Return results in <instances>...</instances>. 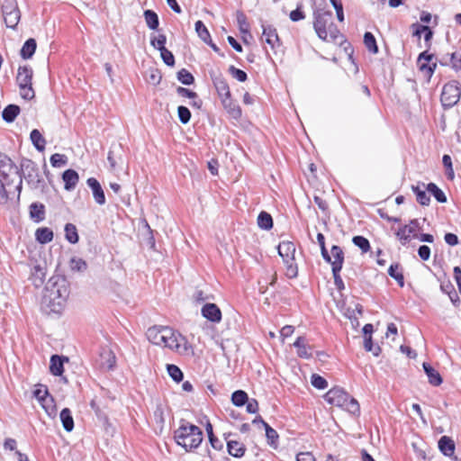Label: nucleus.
Masks as SVG:
<instances>
[{"instance_id": "nucleus-1", "label": "nucleus", "mask_w": 461, "mask_h": 461, "mask_svg": "<svg viewBox=\"0 0 461 461\" xmlns=\"http://www.w3.org/2000/svg\"><path fill=\"white\" fill-rule=\"evenodd\" d=\"M70 294L69 283L63 276H53L47 282L42 296V305L51 312L59 313Z\"/></svg>"}, {"instance_id": "nucleus-2", "label": "nucleus", "mask_w": 461, "mask_h": 461, "mask_svg": "<svg viewBox=\"0 0 461 461\" xmlns=\"http://www.w3.org/2000/svg\"><path fill=\"white\" fill-rule=\"evenodd\" d=\"M0 178L5 181V185L14 186L15 202H20L23 189V176L20 167L5 153L0 152Z\"/></svg>"}, {"instance_id": "nucleus-3", "label": "nucleus", "mask_w": 461, "mask_h": 461, "mask_svg": "<svg viewBox=\"0 0 461 461\" xmlns=\"http://www.w3.org/2000/svg\"><path fill=\"white\" fill-rule=\"evenodd\" d=\"M174 438L178 446L185 451L197 448L203 441V431L196 425L185 420H180V426L174 432Z\"/></svg>"}, {"instance_id": "nucleus-4", "label": "nucleus", "mask_w": 461, "mask_h": 461, "mask_svg": "<svg viewBox=\"0 0 461 461\" xmlns=\"http://www.w3.org/2000/svg\"><path fill=\"white\" fill-rule=\"evenodd\" d=\"M313 28L322 41H334L339 32L333 23L332 12L321 8L313 11Z\"/></svg>"}, {"instance_id": "nucleus-5", "label": "nucleus", "mask_w": 461, "mask_h": 461, "mask_svg": "<svg viewBox=\"0 0 461 461\" xmlns=\"http://www.w3.org/2000/svg\"><path fill=\"white\" fill-rule=\"evenodd\" d=\"M325 401L332 405L345 409L353 415L358 416L360 406L358 402L339 387H333L324 396Z\"/></svg>"}, {"instance_id": "nucleus-6", "label": "nucleus", "mask_w": 461, "mask_h": 461, "mask_svg": "<svg viewBox=\"0 0 461 461\" xmlns=\"http://www.w3.org/2000/svg\"><path fill=\"white\" fill-rule=\"evenodd\" d=\"M24 177L27 185L33 190H43L45 181L41 176L37 164L29 158H23L20 164V173Z\"/></svg>"}, {"instance_id": "nucleus-7", "label": "nucleus", "mask_w": 461, "mask_h": 461, "mask_svg": "<svg viewBox=\"0 0 461 461\" xmlns=\"http://www.w3.org/2000/svg\"><path fill=\"white\" fill-rule=\"evenodd\" d=\"M33 70L28 66H19L16 76V83L20 89V95L23 99L31 101L35 97L32 87Z\"/></svg>"}, {"instance_id": "nucleus-8", "label": "nucleus", "mask_w": 461, "mask_h": 461, "mask_svg": "<svg viewBox=\"0 0 461 461\" xmlns=\"http://www.w3.org/2000/svg\"><path fill=\"white\" fill-rule=\"evenodd\" d=\"M278 254L285 265V275L288 278H295L298 276V267L295 263V245L292 241H282L278 247Z\"/></svg>"}, {"instance_id": "nucleus-9", "label": "nucleus", "mask_w": 461, "mask_h": 461, "mask_svg": "<svg viewBox=\"0 0 461 461\" xmlns=\"http://www.w3.org/2000/svg\"><path fill=\"white\" fill-rule=\"evenodd\" d=\"M1 13L7 28L16 30L21 20V11L16 0H2Z\"/></svg>"}, {"instance_id": "nucleus-10", "label": "nucleus", "mask_w": 461, "mask_h": 461, "mask_svg": "<svg viewBox=\"0 0 461 461\" xmlns=\"http://www.w3.org/2000/svg\"><path fill=\"white\" fill-rule=\"evenodd\" d=\"M461 96V84L456 80L445 84L441 92L440 101L445 109L456 104Z\"/></svg>"}, {"instance_id": "nucleus-11", "label": "nucleus", "mask_w": 461, "mask_h": 461, "mask_svg": "<svg viewBox=\"0 0 461 461\" xmlns=\"http://www.w3.org/2000/svg\"><path fill=\"white\" fill-rule=\"evenodd\" d=\"M422 230V226L418 219L410 221V223L399 228L395 235L402 246L407 245L411 239L418 237V232Z\"/></svg>"}, {"instance_id": "nucleus-12", "label": "nucleus", "mask_w": 461, "mask_h": 461, "mask_svg": "<svg viewBox=\"0 0 461 461\" xmlns=\"http://www.w3.org/2000/svg\"><path fill=\"white\" fill-rule=\"evenodd\" d=\"M167 348L179 354L187 355L192 350V346L188 343L185 337L178 331L173 330V334L168 336Z\"/></svg>"}, {"instance_id": "nucleus-13", "label": "nucleus", "mask_w": 461, "mask_h": 461, "mask_svg": "<svg viewBox=\"0 0 461 461\" xmlns=\"http://www.w3.org/2000/svg\"><path fill=\"white\" fill-rule=\"evenodd\" d=\"M95 364L101 371H111L114 368L116 364V357L114 353L108 348H101Z\"/></svg>"}, {"instance_id": "nucleus-14", "label": "nucleus", "mask_w": 461, "mask_h": 461, "mask_svg": "<svg viewBox=\"0 0 461 461\" xmlns=\"http://www.w3.org/2000/svg\"><path fill=\"white\" fill-rule=\"evenodd\" d=\"M210 76L220 99L230 95L229 85L222 74L211 72Z\"/></svg>"}, {"instance_id": "nucleus-15", "label": "nucleus", "mask_w": 461, "mask_h": 461, "mask_svg": "<svg viewBox=\"0 0 461 461\" xmlns=\"http://www.w3.org/2000/svg\"><path fill=\"white\" fill-rule=\"evenodd\" d=\"M201 314L213 323H219L222 317L221 309L212 303H205L201 309Z\"/></svg>"}, {"instance_id": "nucleus-16", "label": "nucleus", "mask_w": 461, "mask_h": 461, "mask_svg": "<svg viewBox=\"0 0 461 461\" xmlns=\"http://www.w3.org/2000/svg\"><path fill=\"white\" fill-rule=\"evenodd\" d=\"M221 104L227 113L235 120H239L241 117V108L240 105L231 98V95L221 99Z\"/></svg>"}, {"instance_id": "nucleus-17", "label": "nucleus", "mask_w": 461, "mask_h": 461, "mask_svg": "<svg viewBox=\"0 0 461 461\" xmlns=\"http://www.w3.org/2000/svg\"><path fill=\"white\" fill-rule=\"evenodd\" d=\"M293 345L297 348V356L299 357L305 359L312 357V347L307 343L305 337H298Z\"/></svg>"}, {"instance_id": "nucleus-18", "label": "nucleus", "mask_w": 461, "mask_h": 461, "mask_svg": "<svg viewBox=\"0 0 461 461\" xmlns=\"http://www.w3.org/2000/svg\"><path fill=\"white\" fill-rule=\"evenodd\" d=\"M86 184L89 186V188L92 190L94 199L96 203L99 205H103L105 203V195L104 192L98 182V180L95 177H89L86 180Z\"/></svg>"}, {"instance_id": "nucleus-19", "label": "nucleus", "mask_w": 461, "mask_h": 461, "mask_svg": "<svg viewBox=\"0 0 461 461\" xmlns=\"http://www.w3.org/2000/svg\"><path fill=\"white\" fill-rule=\"evenodd\" d=\"M265 41L272 50L280 46V40L276 29L272 25H262Z\"/></svg>"}, {"instance_id": "nucleus-20", "label": "nucleus", "mask_w": 461, "mask_h": 461, "mask_svg": "<svg viewBox=\"0 0 461 461\" xmlns=\"http://www.w3.org/2000/svg\"><path fill=\"white\" fill-rule=\"evenodd\" d=\"M332 272L341 271L344 263V252L338 245H333L330 249Z\"/></svg>"}, {"instance_id": "nucleus-21", "label": "nucleus", "mask_w": 461, "mask_h": 461, "mask_svg": "<svg viewBox=\"0 0 461 461\" xmlns=\"http://www.w3.org/2000/svg\"><path fill=\"white\" fill-rule=\"evenodd\" d=\"M122 151V144L112 145L107 156L111 169L114 170L118 164L123 163Z\"/></svg>"}, {"instance_id": "nucleus-22", "label": "nucleus", "mask_w": 461, "mask_h": 461, "mask_svg": "<svg viewBox=\"0 0 461 461\" xmlns=\"http://www.w3.org/2000/svg\"><path fill=\"white\" fill-rule=\"evenodd\" d=\"M64 188L67 191L74 190L79 181V176L74 169H67L62 174Z\"/></svg>"}, {"instance_id": "nucleus-23", "label": "nucleus", "mask_w": 461, "mask_h": 461, "mask_svg": "<svg viewBox=\"0 0 461 461\" xmlns=\"http://www.w3.org/2000/svg\"><path fill=\"white\" fill-rule=\"evenodd\" d=\"M68 361L67 357L53 355L50 357V371L55 376H59L64 372V362Z\"/></svg>"}, {"instance_id": "nucleus-24", "label": "nucleus", "mask_w": 461, "mask_h": 461, "mask_svg": "<svg viewBox=\"0 0 461 461\" xmlns=\"http://www.w3.org/2000/svg\"><path fill=\"white\" fill-rule=\"evenodd\" d=\"M422 366L425 374L428 376L429 383L431 385L438 386L442 384L443 379L438 371H437L434 367H432L429 363L426 362L423 363Z\"/></svg>"}, {"instance_id": "nucleus-25", "label": "nucleus", "mask_w": 461, "mask_h": 461, "mask_svg": "<svg viewBox=\"0 0 461 461\" xmlns=\"http://www.w3.org/2000/svg\"><path fill=\"white\" fill-rule=\"evenodd\" d=\"M166 326H154L147 330V338L154 345L161 346L162 345V338H164V334L162 333L165 330Z\"/></svg>"}, {"instance_id": "nucleus-26", "label": "nucleus", "mask_w": 461, "mask_h": 461, "mask_svg": "<svg viewBox=\"0 0 461 461\" xmlns=\"http://www.w3.org/2000/svg\"><path fill=\"white\" fill-rule=\"evenodd\" d=\"M45 276V267H41V265H36L32 270L30 279L35 287H41L44 283Z\"/></svg>"}, {"instance_id": "nucleus-27", "label": "nucleus", "mask_w": 461, "mask_h": 461, "mask_svg": "<svg viewBox=\"0 0 461 461\" xmlns=\"http://www.w3.org/2000/svg\"><path fill=\"white\" fill-rule=\"evenodd\" d=\"M438 448L444 456H451L455 452V443L449 437L443 436L438 440Z\"/></svg>"}, {"instance_id": "nucleus-28", "label": "nucleus", "mask_w": 461, "mask_h": 461, "mask_svg": "<svg viewBox=\"0 0 461 461\" xmlns=\"http://www.w3.org/2000/svg\"><path fill=\"white\" fill-rule=\"evenodd\" d=\"M35 397L41 402L42 407L46 410L49 415H51V412L54 411V406H49L48 402L52 403L53 399L51 397L49 398V393L45 390L38 389L34 392Z\"/></svg>"}, {"instance_id": "nucleus-29", "label": "nucleus", "mask_w": 461, "mask_h": 461, "mask_svg": "<svg viewBox=\"0 0 461 461\" xmlns=\"http://www.w3.org/2000/svg\"><path fill=\"white\" fill-rule=\"evenodd\" d=\"M227 450L228 453L233 457H241L246 452V447L243 443H240L237 440H228Z\"/></svg>"}, {"instance_id": "nucleus-30", "label": "nucleus", "mask_w": 461, "mask_h": 461, "mask_svg": "<svg viewBox=\"0 0 461 461\" xmlns=\"http://www.w3.org/2000/svg\"><path fill=\"white\" fill-rule=\"evenodd\" d=\"M423 188L418 185H411V190L416 195L417 202L422 206H428L430 203V197L427 194V190L425 185L421 184Z\"/></svg>"}, {"instance_id": "nucleus-31", "label": "nucleus", "mask_w": 461, "mask_h": 461, "mask_svg": "<svg viewBox=\"0 0 461 461\" xmlns=\"http://www.w3.org/2000/svg\"><path fill=\"white\" fill-rule=\"evenodd\" d=\"M433 58L432 54L428 53V51L421 52L418 57V63H420V69L421 71H427L429 76L431 77V75L434 73V70L436 68V63H433L432 65L427 64V63H420L422 59L425 61L429 62Z\"/></svg>"}, {"instance_id": "nucleus-32", "label": "nucleus", "mask_w": 461, "mask_h": 461, "mask_svg": "<svg viewBox=\"0 0 461 461\" xmlns=\"http://www.w3.org/2000/svg\"><path fill=\"white\" fill-rule=\"evenodd\" d=\"M36 48V41L33 38L28 39L20 50L21 57L23 59H30L34 55Z\"/></svg>"}, {"instance_id": "nucleus-33", "label": "nucleus", "mask_w": 461, "mask_h": 461, "mask_svg": "<svg viewBox=\"0 0 461 461\" xmlns=\"http://www.w3.org/2000/svg\"><path fill=\"white\" fill-rule=\"evenodd\" d=\"M12 187L5 185V181L0 178V204H5L9 200H15Z\"/></svg>"}, {"instance_id": "nucleus-34", "label": "nucleus", "mask_w": 461, "mask_h": 461, "mask_svg": "<svg viewBox=\"0 0 461 461\" xmlns=\"http://www.w3.org/2000/svg\"><path fill=\"white\" fill-rule=\"evenodd\" d=\"M53 231L48 227H41L36 230L35 239L41 244H47L52 241Z\"/></svg>"}, {"instance_id": "nucleus-35", "label": "nucleus", "mask_w": 461, "mask_h": 461, "mask_svg": "<svg viewBox=\"0 0 461 461\" xmlns=\"http://www.w3.org/2000/svg\"><path fill=\"white\" fill-rule=\"evenodd\" d=\"M388 275L393 278L400 287L404 286V277L399 263L392 264L388 268Z\"/></svg>"}, {"instance_id": "nucleus-36", "label": "nucleus", "mask_w": 461, "mask_h": 461, "mask_svg": "<svg viewBox=\"0 0 461 461\" xmlns=\"http://www.w3.org/2000/svg\"><path fill=\"white\" fill-rule=\"evenodd\" d=\"M30 216L37 222H40L45 218V206L42 203H32L30 205Z\"/></svg>"}, {"instance_id": "nucleus-37", "label": "nucleus", "mask_w": 461, "mask_h": 461, "mask_svg": "<svg viewBox=\"0 0 461 461\" xmlns=\"http://www.w3.org/2000/svg\"><path fill=\"white\" fill-rule=\"evenodd\" d=\"M60 420L66 431L70 432L74 429V420L71 411L68 408H64L59 414Z\"/></svg>"}, {"instance_id": "nucleus-38", "label": "nucleus", "mask_w": 461, "mask_h": 461, "mask_svg": "<svg viewBox=\"0 0 461 461\" xmlns=\"http://www.w3.org/2000/svg\"><path fill=\"white\" fill-rule=\"evenodd\" d=\"M143 16H144V20H145V23L147 24V26L150 29V30H158V25H159V19H158V15L157 14L156 12H154L153 10H145L144 13H143Z\"/></svg>"}, {"instance_id": "nucleus-39", "label": "nucleus", "mask_w": 461, "mask_h": 461, "mask_svg": "<svg viewBox=\"0 0 461 461\" xmlns=\"http://www.w3.org/2000/svg\"><path fill=\"white\" fill-rule=\"evenodd\" d=\"M20 113V107L16 104H8L2 113L3 120L6 122H13Z\"/></svg>"}, {"instance_id": "nucleus-40", "label": "nucleus", "mask_w": 461, "mask_h": 461, "mask_svg": "<svg viewBox=\"0 0 461 461\" xmlns=\"http://www.w3.org/2000/svg\"><path fill=\"white\" fill-rule=\"evenodd\" d=\"M30 139H31L33 146L39 151H42L45 149L46 140L39 130H37V129L32 130L30 134Z\"/></svg>"}, {"instance_id": "nucleus-41", "label": "nucleus", "mask_w": 461, "mask_h": 461, "mask_svg": "<svg viewBox=\"0 0 461 461\" xmlns=\"http://www.w3.org/2000/svg\"><path fill=\"white\" fill-rule=\"evenodd\" d=\"M426 190L431 194L434 198L440 203L447 202V196L444 192L434 183H429L426 185Z\"/></svg>"}, {"instance_id": "nucleus-42", "label": "nucleus", "mask_w": 461, "mask_h": 461, "mask_svg": "<svg viewBox=\"0 0 461 461\" xmlns=\"http://www.w3.org/2000/svg\"><path fill=\"white\" fill-rule=\"evenodd\" d=\"M258 225L260 229L268 230L273 228V218L267 212L262 211L258 216Z\"/></svg>"}, {"instance_id": "nucleus-43", "label": "nucleus", "mask_w": 461, "mask_h": 461, "mask_svg": "<svg viewBox=\"0 0 461 461\" xmlns=\"http://www.w3.org/2000/svg\"><path fill=\"white\" fill-rule=\"evenodd\" d=\"M66 240L71 243L76 244L78 242V234L76 225L73 223H67L64 228Z\"/></svg>"}, {"instance_id": "nucleus-44", "label": "nucleus", "mask_w": 461, "mask_h": 461, "mask_svg": "<svg viewBox=\"0 0 461 461\" xmlns=\"http://www.w3.org/2000/svg\"><path fill=\"white\" fill-rule=\"evenodd\" d=\"M364 43L369 52H371L373 54H376L378 52L376 40L372 32H365Z\"/></svg>"}, {"instance_id": "nucleus-45", "label": "nucleus", "mask_w": 461, "mask_h": 461, "mask_svg": "<svg viewBox=\"0 0 461 461\" xmlns=\"http://www.w3.org/2000/svg\"><path fill=\"white\" fill-rule=\"evenodd\" d=\"M248 399V393L243 390H237L231 394V402L237 407L245 405Z\"/></svg>"}, {"instance_id": "nucleus-46", "label": "nucleus", "mask_w": 461, "mask_h": 461, "mask_svg": "<svg viewBox=\"0 0 461 461\" xmlns=\"http://www.w3.org/2000/svg\"><path fill=\"white\" fill-rule=\"evenodd\" d=\"M194 27L197 35L204 43L210 41V32L202 21H197L194 24Z\"/></svg>"}, {"instance_id": "nucleus-47", "label": "nucleus", "mask_w": 461, "mask_h": 461, "mask_svg": "<svg viewBox=\"0 0 461 461\" xmlns=\"http://www.w3.org/2000/svg\"><path fill=\"white\" fill-rule=\"evenodd\" d=\"M69 267L74 272H84L87 268V264L84 259L73 257L69 260Z\"/></svg>"}, {"instance_id": "nucleus-48", "label": "nucleus", "mask_w": 461, "mask_h": 461, "mask_svg": "<svg viewBox=\"0 0 461 461\" xmlns=\"http://www.w3.org/2000/svg\"><path fill=\"white\" fill-rule=\"evenodd\" d=\"M167 370L169 375V376L176 383H179L183 380L184 374L182 370L174 364H167Z\"/></svg>"}, {"instance_id": "nucleus-49", "label": "nucleus", "mask_w": 461, "mask_h": 461, "mask_svg": "<svg viewBox=\"0 0 461 461\" xmlns=\"http://www.w3.org/2000/svg\"><path fill=\"white\" fill-rule=\"evenodd\" d=\"M177 79L185 86H190L194 84V76L185 68H181L177 72Z\"/></svg>"}, {"instance_id": "nucleus-50", "label": "nucleus", "mask_w": 461, "mask_h": 461, "mask_svg": "<svg viewBox=\"0 0 461 461\" xmlns=\"http://www.w3.org/2000/svg\"><path fill=\"white\" fill-rule=\"evenodd\" d=\"M153 416L156 424L159 427L160 429H162L165 424V411L162 404H158L156 406Z\"/></svg>"}, {"instance_id": "nucleus-51", "label": "nucleus", "mask_w": 461, "mask_h": 461, "mask_svg": "<svg viewBox=\"0 0 461 461\" xmlns=\"http://www.w3.org/2000/svg\"><path fill=\"white\" fill-rule=\"evenodd\" d=\"M355 246L359 248L363 253H366L370 249L369 240L364 236H355L352 239Z\"/></svg>"}, {"instance_id": "nucleus-52", "label": "nucleus", "mask_w": 461, "mask_h": 461, "mask_svg": "<svg viewBox=\"0 0 461 461\" xmlns=\"http://www.w3.org/2000/svg\"><path fill=\"white\" fill-rule=\"evenodd\" d=\"M53 167H61L68 164V157L64 154L55 153L50 158Z\"/></svg>"}, {"instance_id": "nucleus-53", "label": "nucleus", "mask_w": 461, "mask_h": 461, "mask_svg": "<svg viewBox=\"0 0 461 461\" xmlns=\"http://www.w3.org/2000/svg\"><path fill=\"white\" fill-rule=\"evenodd\" d=\"M167 42V36L165 34H158V37H151L150 39V44L153 48L157 49L158 50L162 51V50L167 49L165 47Z\"/></svg>"}, {"instance_id": "nucleus-54", "label": "nucleus", "mask_w": 461, "mask_h": 461, "mask_svg": "<svg viewBox=\"0 0 461 461\" xmlns=\"http://www.w3.org/2000/svg\"><path fill=\"white\" fill-rule=\"evenodd\" d=\"M237 23L239 25V29L242 33H249V24L247 22L246 15L240 12H237Z\"/></svg>"}, {"instance_id": "nucleus-55", "label": "nucleus", "mask_w": 461, "mask_h": 461, "mask_svg": "<svg viewBox=\"0 0 461 461\" xmlns=\"http://www.w3.org/2000/svg\"><path fill=\"white\" fill-rule=\"evenodd\" d=\"M364 348L366 351L372 352L374 356L377 357L381 353L379 346H374L372 336L366 337L364 339Z\"/></svg>"}, {"instance_id": "nucleus-56", "label": "nucleus", "mask_w": 461, "mask_h": 461, "mask_svg": "<svg viewBox=\"0 0 461 461\" xmlns=\"http://www.w3.org/2000/svg\"><path fill=\"white\" fill-rule=\"evenodd\" d=\"M177 115H178L179 121L183 124H186V123H188L190 122L191 112H190V110L187 107H185L184 105L178 106V108H177Z\"/></svg>"}, {"instance_id": "nucleus-57", "label": "nucleus", "mask_w": 461, "mask_h": 461, "mask_svg": "<svg viewBox=\"0 0 461 461\" xmlns=\"http://www.w3.org/2000/svg\"><path fill=\"white\" fill-rule=\"evenodd\" d=\"M311 383L313 387L320 389V390H323V389L327 388V386H328V382L326 381V379L317 374H313L312 375Z\"/></svg>"}, {"instance_id": "nucleus-58", "label": "nucleus", "mask_w": 461, "mask_h": 461, "mask_svg": "<svg viewBox=\"0 0 461 461\" xmlns=\"http://www.w3.org/2000/svg\"><path fill=\"white\" fill-rule=\"evenodd\" d=\"M230 74L240 82H245L248 79V75L245 71L230 66L229 68Z\"/></svg>"}, {"instance_id": "nucleus-59", "label": "nucleus", "mask_w": 461, "mask_h": 461, "mask_svg": "<svg viewBox=\"0 0 461 461\" xmlns=\"http://www.w3.org/2000/svg\"><path fill=\"white\" fill-rule=\"evenodd\" d=\"M264 428L268 443L273 446L278 438V434L276 430L271 428L267 423H264Z\"/></svg>"}, {"instance_id": "nucleus-60", "label": "nucleus", "mask_w": 461, "mask_h": 461, "mask_svg": "<svg viewBox=\"0 0 461 461\" xmlns=\"http://www.w3.org/2000/svg\"><path fill=\"white\" fill-rule=\"evenodd\" d=\"M160 57L166 65L169 67H173L175 65V57L173 53L167 49L162 50V51H160Z\"/></svg>"}, {"instance_id": "nucleus-61", "label": "nucleus", "mask_w": 461, "mask_h": 461, "mask_svg": "<svg viewBox=\"0 0 461 461\" xmlns=\"http://www.w3.org/2000/svg\"><path fill=\"white\" fill-rule=\"evenodd\" d=\"M302 7H303V5L298 4L296 9L290 13L289 17L293 22H299L305 18V14L302 10Z\"/></svg>"}, {"instance_id": "nucleus-62", "label": "nucleus", "mask_w": 461, "mask_h": 461, "mask_svg": "<svg viewBox=\"0 0 461 461\" xmlns=\"http://www.w3.org/2000/svg\"><path fill=\"white\" fill-rule=\"evenodd\" d=\"M176 93L178 95L182 96V97H187V98H196L197 97V94L195 92H193L187 88H185V87H182V86H178L176 88Z\"/></svg>"}, {"instance_id": "nucleus-63", "label": "nucleus", "mask_w": 461, "mask_h": 461, "mask_svg": "<svg viewBox=\"0 0 461 461\" xmlns=\"http://www.w3.org/2000/svg\"><path fill=\"white\" fill-rule=\"evenodd\" d=\"M418 255L422 260H424V261L428 260L430 257L429 247L427 245L420 246V248L418 249Z\"/></svg>"}, {"instance_id": "nucleus-64", "label": "nucleus", "mask_w": 461, "mask_h": 461, "mask_svg": "<svg viewBox=\"0 0 461 461\" xmlns=\"http://www.w3.org/2000/svg\"><path fill=\"white\" fill-rule=\"evenodd\" d=\"M296 461H316L311 452H301L296 456Z\"/></svg>"}]
</instances>
